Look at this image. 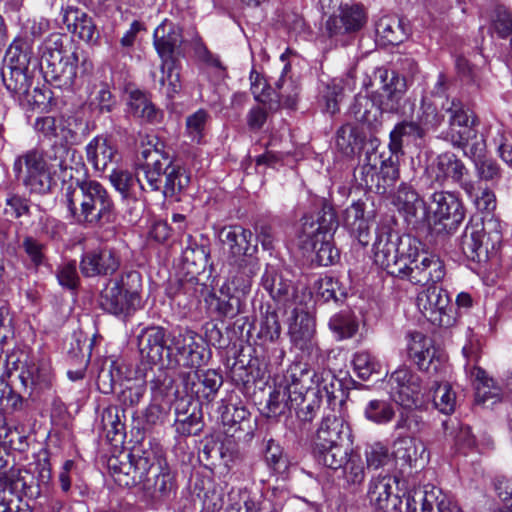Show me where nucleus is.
Wrapping results in <instances>:
<instances>
[{
    "label": "nucleus",
    "instance_id": "f257e3e1",
    "mask_svg": "<svg viewBox=\"0 0 512 512\" xmlns=\"http://www.w3.org/2000/svg\"><path fill=\"white\" fill-rule=\"evenodd\" d=\"M71 125V118L64 116H44L35 120L34 128L38 133L60 142L46 150L31 149L16 159L14 170L23 174V184L31 193L47 194L56 186L57 179L72 180L74 172L84 167L82 156L67 146L77 140Z\"/></svg>",
    "mask_w": 512,
    "mask_h": 512
},
{
    "label": "nucleus",
    "instance_id": "f03ea898",
    "mask_svg": "<svg viewBox=\"0 0 512 512\" xmlns=\"http://www.w3.org/2000/svg\"><path fill=\"white\" fill-rule=\"evenodd\" d=\"M137 177L126 170L112 169L110 181L123 197L134 196L138 184L143 191L161 192L164 198L179 200L188 187L190 175L178 163L172 161L157 136L146 135L136 161Z\"/></svg>",
    "mask_w": 512,
    "mask_h": 512
},
{
    "label": "nucleus",
    "instance_id": "7ed1b4c3",
    "mask_svg": "<svg viewBox=\"0 0 512 512\" xmlns=\"http://www.w3.org/2000/svg\"><path fill=\"white\" fill-rule=\"evenodd\" d=\"M373 251L376 265L413 285L436 284L445 277L443 261L422 251V243L411 235L400 236L388 227H381Z\"/></svg>",
    "mask_w": 512,
    "mask_h": 512
},
{
    "label": "nucleus",
    "instance_id": "20e7f679",
    "mask_svg": "<svg viewBox=\"0 0 512 512\" xmlns=\"http://www.w3.org/2000/svg\"><path fill=\"white\" fill-rule=\"evenodd\" d=\"M66 35L49 34L38 48L40 65L45 79L54 87L70 90L77 78L79 53L71 51L65 44Z\"/></svg>",
    "mask_w": 512,
    "mask_h": 512
},
{
    "label": "nucleus",
    "instance_id": "39448f33",
    "mask_svg": "<svg viewBox=\"0 0 512 512\" xmlns=\"http://www.w3.org/2000/svg\"><path fill=\"white\" fill-rule=\"evenodd\" d=\"M378 140L370 139V148L365 151L360 165L354 172L356 181L367 190L384 195L390 192L400 177L397 157L383 160L377 151Z\"/></svg>",
    "mask_w": 512,
    "mask_h": 512
},
{
    "label": "nucleus",
    "instance_id": "423d86ee",
    "mask_svg": "<svg viewBox=\"0 0 512 512\" xmlns=\"http://www.w3.org/2000/svg\"><path fill=\"white\" fill-rule=\"evenodd\" d=\"M141 275L137 271L121 274L110 279L99 297L100 307L115 316L127 317L141 304Z\"/></svg>",
    "mask_w": 512,
    "mask_h": 512
},
{
    "label": "nucleus",
    "instance_id": "0eeeda50",
    "mask_svg": "<svg viewBox=\"0 0 512 512\" xmlns=\"http://www.w3.org/2000/svg\"><path fill=\"white\" fill-rule=\"evenodd\" d=\"M169 343L166 346V365L169 368H199L209 358L203 339L190 329L179 330L168 336Z\"/></svg>",
    "mask_w": 512,
    "mask_h": 512
},
{
    "label": "nucleus",
    "instance_id": "6e6552de",
    "mask_svg": "<svg viewBox=\"0 0 512 512\" xmlns=\"http://www.w3.org/2000/svg\"><path fill=\"white\" fill-rule=\"evenodd\" d=\"M156 448L133 447L129 453H121L119 456H113L108 460V467L120 486L132 487L139 486L143 481L144 473L149 467V463L155 460Z\"/></svg>",
    "mask_w": 512,
    "mask_h": 512
},
{
    "label": "nucleus",
    "instance_id": "1a4fd4ad",
    "mask_svg": "<svg viewBox=\"0 0 512 512\" xmlns=\"http://www.w3.org/2000/svg\"><path fill=\"white\" fill-rule=\"evenodd\" d=\"M426 174L432 183L438 186H444L447 183L457 184L468 197H472L476 190V182L467 178L469 169L455 153L450 151L439 154L427 167Z\"/></svg>",
    "mask_w": 512,
    "mask_h": 512
},
{
    "label": "nucleus",
    "instance_id": "9d476101",
    "mask_svg": "<svg viewBox=\"0 0 512 512\" xmlns=\"http://www.w3.org/2000/svg\"><path fill=\"white\" fill-rule=\"evenodd\" d=\"M305 368L292 363L287 369L283 382L270 393L266 408L268 417H278L293 408V402L300 399L302 388L310 382Z\"/></svg>",
    "mask_w": 512,
    "mask_h": 512
},
{
    "label": "nucleus",
    "instance_id": "9b49d317",
    "mask_svg": "<svg viewBox=\"0 0 512 512\" xmlns=\"http://www.w3.org/2000/svg\"><path fill=\"white\" fill-rule=\"evenodd\" d=\"M444 110L448 115V128L443 132V139L454 148L465 149L477 137L478 118L458 98H453Z\"/></svg>",
    "mask_w": 512,
    "mask_h": 512
},
{
    "label": "nucleus",
    "instance_id": "f8f14e48",
    "mask_svg": "<svg viewBox=\"0 0 512 512\" xmlns=\"http://www.w3.org/2000/svg\"><path fill=\"white\" fill-rule=\"evenodd\" d=\"M367 22V14L360 4L340 5L339 14L330 16L325 23L326 35L335 45L346 46Z\"/></svg>",
    "mask_w": 512,
    "mask_h": 512
},
{
    "label": "nucleus",
    "instance_id": "ddd939ff",
    "mask_svg": "<svg viewBox=\"0 0 512 512\" xmlns=\"http://www.w3.org/2000/svg\"><path fill=\"white\" fill-rule=\"evenodd\" d=\"M139 484L144 495L153 500L161 501L169 498L176 490V480L160 449L155 450V460L149 463Z\"/></svg>",
    "mask_w": 512,
    "mask_h": 512
},
{
    "label": "nucleus",
    "instance_id": "4468645a",
    "mask_svg": "<svg viewBox=\"0 0 512 512\" xmlns=\"http://www.w3.org/2000/svg\"><path fill=\"white\" fill-rule=\"evenodd\" d=\"M408 356L419 370L437 374L444 368L446 357L438 351L431 338L421 332H411L408 335Z\"/></svg>",
    "mask_w": 512,
    "mask_h": 512
},
{
    "label": "nucleus",
    "instance_id": "2eb2a0df",
    "mask_svg": "<svg viewBox=\"0 0 512 512\" xmlns=\"http://www.w3.org/2000/svg\"><path fill=\"white\" fill-rule=\"evenodd\" d=\"M416 302L420 312L432 324L440 327L452 324L453 318L447 312L450 299L441 287L431 283L417 295Z\"/></svg>",
    "mask_w": 512,
    "mask_h": 512
},
{
    "label": "nucleus",
    "instance_id": "dca6fc26",
    "mask_svg": "<svg viewBox=\"0 0 512 512\" xmlns=\"http://www.w3.org/2000/svg\"><path fill=\"white\" fill-rule=\"evenodd\" d=\"M501 240V235L496 231L493 236H487L482 221L470 222L459 242L463 254L472 261L481 262L488 258L489 245L495 248Z\"/></svg>",
    "mask_w": 512,
    "mask_h": 512
},
{
    "label": "nucleus",
    "instance_id": "f3484780",
    "mask_svg": "<svg viewBox=\"0 0 512 512\" xmlns=\"http://www.w3.org/2000/svg\"><path fill=\"white\" fill-rule=\"evenodd\" d=\"M409 512H463L456 502L435 486H425L408 495Z\"/></svg>",
    "mask_w": 512,
    "mask_h": 512
},
{
    "label": "nucleus",
    "instance_id": "a211bd4d",
    "mask_svg": "<svg viewBox=\"0 0 512 512\" xmlns=\"http://www.w3.org/2000/svg\"><path fill=\"white\" fill-rule=\"evenodd\" d=\"M390 394L401 407L416 406L422 389L421 378L406 366L395 370L390 378Z\"/></svg>",
    "mask_w": 512,
    "mask_h": 512
},
{
    "label": "nucleus",
    "instance_id": "6ab92c4d",
    "mask_svg": "<svg viewBox=\"0 0 512 512\" xmlns=\"http://www.w3.org/2000/svg\"><path fill=\"white\" fill-rule=\"evenodd\" d=\"M87 226L109 222L113 211V200L107 189L94 180L85 181Z\"/></svg>",
    "mask_w": 512,
    "mask_h": 512
},
{
    "label": "nucleus",
    "instance_id": "aec40b11",
    "mask_svg": "<svg viewBox=\"0 0 512 512\" xmlns=\"http://www.w3.org/2000/svg\"><path fill=\"white\" fill-rule=\"evenodd\" d=\"M219 239L224 251L234 261L251 257L257 251V244L253 243V233L240 225L223 227L219 232Z\"/></svg>",
    "mask_w": 512,
    "mask_h": 512
},
{
    "label": "nucleus",
    "instance_id": "412c9836",
    "mask_svg": "<svg viewBox=\"0 0 512 512\" xmlns=\"http://www.w3.org/2000/svg\"><path fill=\"white\" fill-rule=\"evenodd\" d=\"M117 252L108 247L88 251L80 261V271L85 277L109 276L120 267Z\"/></svg>",
    "mask_w": 512,
    "mask_h": 512
},
{
    "label": "nucleus",
    "instance_id": "4be33fe9",
    "mask_svg": "<svg viewBox=\"0 0 512 512\" xmlns=\"http://www.w3.org/2000/svg\"><path fill=\"white\" fill-rule=\"evenodd\" d=\"M62 22L67 30L80 40L97 45L100 39V32L91 16L75 6L61 8Z\"/></svg>",
    "mask_w": 512,
    "mask_h": 512
},
{
    "label": "nucleus",
    "instance_id": "5701e85b",
    "mask_svg": "<svg viewBox=\"0 0 512 512\" xmlns=\"http://www.w3.org/2000/svg\"><path fill=\"white\" fill-rule=\"evenodd\" d=\"M432 202L436 205L435 215L444 229L451 233L463 221L465 210L457 195L448 191L435 192Z\"/></svg>",
    "mask_w": 512,
    "mask_h": 512
},
{
    "label": "nucleus",
    "instance_id": "b1692460",
    "mask_svg": "<svg viewBox=\"0 0 512 512\" xmlns=\"http://www.w3.org/2000/svg\"><path fill=\"white\" fill-rule=\"evenodd\" d=\"M377 73L383 83L379 104L382 112L400 113L406 92L405 79L386 69H379Z\"/></svg>",
    "mask_w": 512,
    "mask_h": 512
},
{
    "label": "nucleus",
    "instance_id": "393cba45",
    "mask_svg": "<svg viewBox=\"0 0 512 512\" xmlns=\"http://www.w3.org/2000/svg\"><path fill=\"white\" fill-rule=\"evenodd\" d=\"M185 389L200 401L211 402L223 384L222 376L215 370H195L184 378Z\"/></svg>",
    "mask_w": 512,
    "mask_h": 512
},
{
    "label": "nucleus",
    "instance_id": "a878e982",
    "mask_svg": "<svg viewBox=\"0 0 512 512\" xmlns=\"http://www.w3.org/2000/svg\"><path fill=\"white\" fill-rule=\"evenodd\" d=\"M295 364L305 368V374L307 373L309 375L310 382H308L304 388L309 389L314 387L319 390L321 398L326 396L330 403L343 396L344 391L342 389V383L331 370L320 367L314 369L307 363L302 362H295Z\"/></svg>",
    "mask_w": 512,
    "mask_h": 512
},
{
    "label": "nucleus",
    "instance_id": "bb28decb",
    "mask_svg": "<svg viewBox=\"0 0 512 512\" xmlns=\"http://www.w3.org/2000/svg\"><path fill=\"white\" fill-rule=\"evenodd\" d=\"M349 424L335 414L326 415L317 430L314 447H327L338 443H351Z\"/></svg>",
    "mask_w": 512,
    "mask_h": 512
},
{
    "label": "nucleus",
    "instance_id": "cd10ccee",
    "mask_svg": "<svg viewBox=\"0 0 512 512\" xmlns=\"http://www.w3.org/2000/svg\"><path fill=\"white\" fill-rule=\"evenodd\" d=\"M126 107L127 114L142 123L158 124L162 121L163 112L156 107L146 92L139 89L128 92Z\"/></svg>",
    "mask_w": 512,
    "mask_h": 512
},
{
    "label": "nucleus",
    "instance_id": "c85d7f7f",
    "mask_svg": "<svg viewBox=\"0 0 512 512\" xmlns=\"http://www.w3.org/2000/svg\"><path fill=\"white\" fill-rule=\"evenodd\" d=\"M168 343L166 330L159 326L144 329L138 337L141 356L152 364L163 362L164 351H166Z\"/></svg>",
    "mask_w": 512,
    "mask_h": 512
},
{
    "label": "nucleus",
    "instance_id": "c756f323",
    "mask_svg": "<svg viewBox=\"0 0 512 512\" xmlns=\"http://www.w3.org/2000/svg\"><path fill=\"white\" fill-rule=\"evenodd\" d=\"M86 155L97 171H105L120 158L116 145L104 136H96L87 144Z\"/></svg>",
    "mask_w": 512,
    "mask_h": 512
},
{
    "label": "nucleus",
    "instance_id": "7c9ffc66",
    "mask_svg": "<svg viewBox=\"0 0 512 512\" xmlns=\"http://www.w3.org/2000/svg\"><path fill=\"white\" fill-rule=\"evenodd\" d=\"M396 483V478L390 475L372 479L368 490L371 505L383 511L395 509L399 503L398 496L393 492V486Z\"/></svg>",
    "mask_w": 512,
    "mask_h": 512
},
{
    "label": "nucleus",
    "instance_id": "2f4dec72",
    "mask_svg": "<svg viewBox=\"0 0 512 512\" xmlns=\"http://www.w3.org/2000/svg\"><path fill=\"white\" fill-rule=\"evenodd\" d=\"M315 327V318L309 312L294 310L292 322L289 325V335L293 344L302 350L313 349Z\"/></svg>",
    "mask_w": 512,
    "mask_h": 512
},
{
    "label": "nucleus",
    "instance_id": "473e14b6",
    "mask_svg": "<svg viewBox=\"0 0 512 512\" xmlns=\"http://www.w3.org/2000/svg\"><path fill=\"white\" fill-rule=\"evenodd\" d=\"M261 284L271 298L278 303L285 305L294 297L295 290L291 280L285 278L283 273L274 266L267 265Z\"/></svg>",
    "mask_w": 512,
    "mask_h": 512
},
{
    "label": "nucleus",
    "instance_id": "72a5a7b5",
    "mask_svg": "<svg viewBox=\"0 0 512 512\" xmlns=\"http://www.w3.org/2000/svg\"><path fill=\"white\" fill-rule=\"evenodd\" d=\"M154 46L161 57H173L174 51L182 43L181 29L173 22L165 19L154 31Z\"/></svg>",
    "mask_w": 512,
    "mask_h": 512
},
{
    "label": "nucleus",
    "instance_id": "f704fd0d",
    "mask_svg": "<svg viewBox=\"0 0 512 512\" xmlns=\"http://www.w3.org/2000/svg\"><path fill=\"white\" fill-rule=\"evenodd\" d=\"M338 225L334 209L331 206L324 205L316 220L310 221L308 218H304L302 232L307 237H333Z\"/></svg>",
    "mask_w": 512,
    "mask_h": 512
},
{
    "label": "nucleus",
    "instance_id": "c9c22d12",
    "mask_svg": "<svg viewBox=\"0 0 512 512\" xmlns=\"http://www.w3.org/2000/svg\"><path fill=\"white\" fill-rule=\"evenodd\" d=\"M349 113L357 122L365 124L371 129H376L380 125L383 112L380 106L369 96L358 94L350 106Z\"/></svg>",
    "mask_w": 512,
    "mask_h": 512
},
{
    "label": "nucleus",
    "instance_id": "e433bc0d",
    "mask_svg": "<svg viewBox=\"0 0 512 512\" xmlns=\"http://www.w3.org/2000/svg\"><path fill=\"white\" fill-rule=\"evenodd\" d=\"M158 83L161 89H165V95L173 99L182 90L180 77V64L174 57L162 59Z\"/></svg>",
    "mask_w": 512,
    "mask_h": 512
},
{
    "label": "nucleus",
    "instance_id": "4c0bfd02",
    "mask_svg": "<svg viewBox=\"0 0 512 512\" xmlns=\"http://www.w3.org/2000/svg\"><path fill=\"white\" fill-rule=\"evenodd\" d=\"M65 204L73 221L87 226L86 191L85 181H77L76 185H70L65 192Z\"/></svg>",
    "mask_w": 512,
    "mask_h": 512
},
{
    "label": "nucleus",
    "instance_id": "58836bf2",
    "mask_svg": "<svg viewBox=\"0 0 512 512\" xmlns=\"http://www.w3.org/2000/svg\"><path fill=\"white\" fill-rule=\"evenodd\" d=\"M351 443H338L327 447H313V454L318 463L330 469H339L350 457Z\"/></svg>",
    "mask_w": 512,
    "mask_h": 512
},
{
    "label": "nucleus",
    "instance_id": "ea45409f",
    "mask_svg": "<svg viewBox=\"0 0 512 512\" xmlns=\"http://www.w3.org/2000/svg\"><path fill=\"white\" fill-rule=\"evenodd\" d=\"M393 448L395 458L410 467L422 459L426 451L424 444L413 436H398L393 443Z\"/></svg>",
    "mask_w": 512,
    "mask_h": 512
},
{
    "label": "nucleus",
    "instance_id": "a19ab883",
    "mask_svg": "<svg viewBox=\"0 0 512 512\" xmlns=\"http://www.w3.org/2000/svg\"><path fill=\"white\" fill-rule=\"evenodd\" d=\"M425 135L418 125L416 119L412 121H402L398 123L390 132L389 149L392 154H397L402 151L404 140L416 142L422 140Z\"/></svg>",
    "mask_w": 512,
    "mask_h": 512
},
{
    "label": "nucleus",
    "instance_id": "79ce46f5",
    "mask_svg": "<svg viewBox=\"0 0 512 512\" xmlns=\"http://www.w3.org/2000/svg\"><path fill=\"white\" fill-rule=\"evenodd\" d=\"M426 426L422 416L413 407H401L393 429L398 436H415Z\"/></svg>",
    "mask_w": 512,
    "mask_h": 512
},
{
    "label": "nucleus",
    "instance_id": "37998d69",
    "mask_svg": "<svg viewBox=\"0 0 512 512\" xmlns=\"http://www.w3.org/2000/svg\"><path fill=\"white\" fill-rule=\"evenodd\" d=\"M177 418L175 427L177 433L183 436L198 434L203 427L201 411L197 405L189 404L186 410L176 408Z\"/></svg>",
    "mask_w": 512,
    "mask_h": 512
},
{
    "label": "nucleus",
    "instance_id": "c03bdc74",
    "mask_svg": "<svg viewBox=\"0 0 512 512\" xmlns=\"http://www.w3.org/2000/svg\"><path fill=\"white\" fill-rule=\"evenodd\" d=\"M20 381L24 387L46 389L52 383V373L49 366L30 363L21 371Z\"/></svg>",
    "mask_w": 512,
    "mask_h": 512
},
{
    "label": "nucleus",
    "instance_id": "a18cd8bd",
    "mask_svg": "<svg viewBox=\"0 0 512 512\" xmlns=\"http://www.w3.org/2000/svg\"><path fill=\"white\" fill-rule=\"evenodd\" d=\"M298 401L293 402V408L296 409V415L303 422H311L316 416L321 405V395L319 390L313 388H302Z\"/></svg>",
    "mask_w": 512,
    "mask_h": 512
},
{
    "label": "nucleus",
    "instance_id": "49530a36",
    "mask_svg": "<svg viewBox=\"0 0 512 512\" xmlns=\"http://www.w3.org/2000/svg\"><path fill=\"white\" fill-rule=\"evenodd\" d=\"M336 145L343 154L351 156L361 149L365 152L370 148V141L366 143L353 127L343 125L336 133Z\"/></svg>",
    "mask_w": 512,
    "mask_h": 512
},
{
    "label": "nucleus",
    "instance_id": "de8ad7c7",
    "mask_svg": "<svg viewBox=\"0 0 512 512\" xmlns=\"http://www.w3.org/2000/svg\"><path fill=\"white\" fill-rule=\"evenodd\" d=\"M364 417L377 425H386L396 416L394 405L386 399H372L364 407Z\"/></svg>",
    "mask_w": 512,
    "mask_h": 512
},
{
    "label": "nucleus",
    "instance_id": "09e8293b",
    "mask_svg": "<svg viewBox=\"0 0 512 512\" xmlns=\"http://www.w3.org/2000/svg\"><path fill=\"white\" fill-rule=\"evenodd\" d=\"M32 54V48L25 39H15L6 51L5 65L28 71Z\"/></svg>",
    "mask_w": 512,
    "mask_h": 512
},
{
    "label": "nucleus",
    "instance_id": "8fccbe9b",
    "mask_svg": "<svg viewBox=\"0 0 512 512\" xmlns=\"http://www.w3.org/2000/svg\"><path fill=\"white\" fill-rule=\"evenodd\" d=\"M376 33L384 44L397 45L406 37L401 20L394 16H384L376 23Z\"/></svg>",
    "mask_w": 512,
    "mask_h": 512
},
{
    "label": "nucleus",
    "instance_id": "3c124183",
    "mask_svg": "<svg viewBox=\"0 0 512 512\" xmlns=\"http://www.w3.org/2000/svg\"><path fill=\"white\" fill-rule=\"evenodd\" d=\"M328 326L337 340L351 338L358 330V323L349 310H343L334 314L330 318Z\"/></svg>",
    "mask_w": 512,
    "mask_h": 512
},
{
    "label": "nucleus",
    "instance_id": "603ef678",
    "mask_svg": "<svg viewBox=\"0 0 512 512\" xmlns=\"http://www.w3.org/2000/svg\"><path fill=\"white\" fill-rule=\"evenodd\" d=\"M1 74L7 90L20 95L28 93L31 86V78L28 75V71L4 65Z\"/></svg>",
    "mask_w": 512,
    "mask_h": 512
},
{
    "label": "nucleus",
    "instance_id": "864d4df0",
    "mask_svg": "<svg viewBox=\"0 0 512 512\" xmlns=\"http://www.w3.org/2000/svg\"><path fill=\"white\" fill-rule=\"evenodd\" d=\"M479 384L476 387V399L479 402H486L488 399H499L501 396V388L497 383L489 378L485 370L480 367L473 366L470 371Z\"/></svg>",
    "mask_w": 512,
    "mask_h": 512
},
{
    "label": "nucleus",
    "instance_id": "5fc2aeb1",
    "mask_svg": "<svg viewBox=\"0 0 512 512\" xmlns=\"http://www.w3.org/2000/svg\"><path fill=\"white\" fill-rule=\"evenodd\" d=\"M124 411L118 406H109L101 414V426L106 432V436L111 440H116L117 436L125 433V424L122 421Z\"/></svg>",
    "mask_w": 512,
    "mask_h": 512
},
{
    "label": "nucleus",
    "instance_id": "6e6d98bb",
    "mask_svg": "<svg viewBox=\"0 0 512 512\" xmlns=\"http://www.w3.org/2000/svg\"><path fill=\"white\" fill-rule=\"evenodd\" d=\"M395 204L408 215L416 216L418 210H424L425 204L412 186L402 183L395 196Z\"/></svg>",
    "mask_w": 512,
    "mask_h": 512
},
{
    "label": "nucleus",
    "instance_id": "4d7b16f0",
    "mask_svg": "<svg viewBox=\"0 0 512 512\" xmlns=\"http://www.w3.org/2000/svg\"><path fill=\"white\" fill-rule=\"evenodd\" d=\"M232 288L225 285L220 290V297L218 298L217 309L226 317H234L242 311L243 297L241 293L231 292Z\"/></svg>",
    "mask_w": 512,
    "mask_h": 512
},
{
    "label": "nucleus",
    "instance_id": "13d9d810",
    "mask_svg": "<svg viewBox=\"0 0 512 512\" xmlns=\"http://www.w3.org/2000/svg\"><path fill=\"white\" fill-rule=\"evenodd\" d=\"M416 121L426 136L428 132L435 131L442 125L444 115L439 112L434 104L423 101L417 113Z\"/></svg>",
    "mask_w": 512,
    "mask_h": 512
},
{
    "label": "nucleus",
    "instance_id": "bf43d9fd",
    "mask_svg": "<svg viewBox=\"0 0 512 512\" xmlns=\"http://www.w3.org/2000/svg\"><path fill=\"white\" fill-rule=\"evenodd\" d=\"M352 362L357 376L362 380H368L373 374H381V362L368 351L355 353Z\"/></svg>",
    "mask_w": 512,
    "mask_h": 512
},
{
    "label": "nucleus",
    "instance_id": "052dcab7",
    "mask_svg": "<svg viewBox=\"0 0 512 512\" xmlns=\"http://www.w3.org/2000/svg\"><path fill=\"white\" fill-rule=\"evenodd\" d=\"M434 407L443 414L449 415L456 407V394L449 383H436L433 388Z\"/></svg>",
    "mask_w": 512,
    "mask_h": 512
},
{
    "label": "nucleus",
    "instance_id": "680f3d73",
    "mask_svg": "<svg viewBox=\"0 0 512 512\" xmlns=\"http://www.w3.org/2000/svg\"><path fill=\"white\" fill-rule=\"evenodd\" d=\"M312 248L316 253V261L321 266H329L339 259V252L331 242L332 237H310Z\"/></svg>",
    "mask_w": 512,
    "mask_h": 512
},
{
    "label": "nucleus",
    "instance_id": "e2e57ef3",
    "mask_svg": "<svg viewBox=\"0 0 512 512\" xmlns=\"http://www.w3.org/2000/svg\"><path fill=\"white\" fill-rule=\"evenodd\" d=\"M182 261L188 273L199 274L208 261V253L203 246H187L182 253Z\"/></svg>",
    "mask_w": 512,
    "mask_h": 512
},
{
    "label": "nucleus",
    "instance_id": "0e129e2a",
    "mask_svg": "<svg viewBox=\"0 0 512 512\" xmlns=\"http://www.w3.org/2000/svg\"><path fill=\"white\" fill-rule=\"evenodd\" d=\"M193 49L198 60L207 68L212 69L218 77L226 75V68L220 58L209 51L199 36L194 39Z\"/></svg>",
    "mask_w": 512,
    "mask_h": 512
},
{
    "label": "nucleus",
    "instance_id": "69168bd1",
    "mask_svg": "<svg viewBox=\"0 0 512 512\" xmlns=\"http://www.w3.org/2000/svg\"><path fill=\"white\" fill-rule=\"evenodd\" d=\"M265 461L269 468L277 474H283L288 469V459L284 455L281 446L273 439L267 441Z\"/></svg>",
    "mask_w": 512,
    "mask_h": 512
},
{
    "label": "nucleus",
    "instance_id": "338daca9",
    "mask_svg": "<svg viewBox=\"0 0 512 512\" xmlns=\"http://www.w3.org/2000/svg\"><path fill=\"white\" fill-rule=\"evenodd\" d=\"M318 294L324 301L338 302L346 298L347 292L338 279L325 276L318 282Z\"/></svg>",
    "mask_w": 512,
    "mask_h": 512
},
{
    "label": "nucleus",
    "instance_id": "774afa93",
    "mask_svg": "<svg viewBox=\"0 0 512 512\" xmlns=\"http://www.w3.org/2000/svg\"><path fill=\"white\" fill-rule=\"evenodd\" d=\"M173 380L167 375V372L162 368H158L157 373L149 380L151 390V400L155 402H162L170 393L172 389Z\"/></svg>",
    "mask_w": 512,
    "mask_h": 512
}]
</instances>
